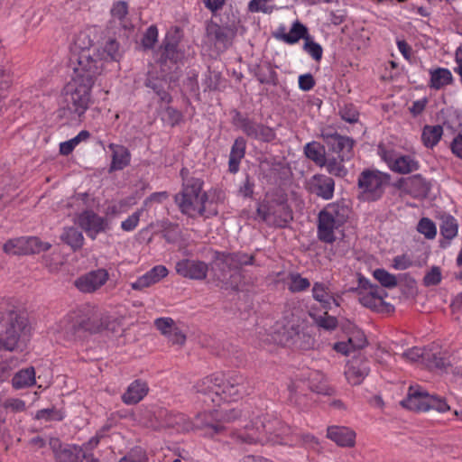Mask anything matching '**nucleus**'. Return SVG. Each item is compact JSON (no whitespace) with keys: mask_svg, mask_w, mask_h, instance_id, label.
<instances>
[{"mask_svg":"<svg viewBox=\"0 0 462 462\" xmlns=\"http://www.w3.org/2000/svg\"><path fill=\"white\" fill-rule=\"evenodd\" d=\"M458 233L457 221L452 216H448L442 219L440 225V235L444 240L440 241L441 247L449 245L450 241L454 239Z\"/></svg>","mask_w":462,"mask_h":462,"instance_id":"obj_29","label":"nucleus"},{"mask_svg":"<svg viewBox=\"0 0 462 462\" xmlns=\"http://www.w3.org/2000/svg\"><path fill=\"white\" fill-rule=\"evenodd\" d=\"M112 152V162L110 164V171H120L126 167L131 160L129 151L123 145L110 143L108 145Z\"/></svg>","mask_w":462,"mask_h":462,"instance_id":"obj_27","label":"nucleus"},{"mask_svg":"<svg viewBox=\"0 0 462 462\" xmlns=\"http://www.w3.org/2000/svg\"><path fill=\"white\" fill-rule=\"evenodd\" d=\"M148 385L141 380L134 381L126 389L122 396L125 404H136L142 401L148 393Z\"/></svg>","mask_w":462,"mask_h":462,"instance_id":"obj_26","label":"nucleus"},{"mask_svg":"<svg viewBox=\"0 0 462 462\" xmlns=\"http://www.w3.org/2000/svg\"><path fill=\"white\" fill-rule=\"evenodd\" d=\"M356 432L343 426H331L328 428L327 437L341 447H353L356 443Z\"/></svg>","mask_w":462,"mask_h":462,"instance_id":"obj_25","label":"nucleus"},{"mask_svg":"<svg viewBox=\"0 0 462 462\" xmlns=\"http://www.w3.org/2000/svg\"><path fill=\"white\" fill-rule=\"evenodd\" d=\"M370 368L366 360L363 358H354L346 365L345 375L349 383L356 385L369 374Z\"/></svg>","mask_w":462,"mask_h":462,"instance_id":"obj_23","label":"nucleus"},{"mask_svg":"<svg viewBox=\"0 0 462 462\" xmlns=\"http://www.w3.org/2000/svg\"><path fill=\"white\" fill-rule=\"evenodd\" d=\"M275 38L290 45L296 44L300 40H306L310 36L309 30L298 19L293 21L290 31L287 32L286 26L281 24L274 34Z\"/></svg>","mask_w":462,"mask_h":462,"instance_id":"obj_18","label":"nucleus"},{"mask_svg":"<svg viewBox=\"0 0 462 462\" xmlns=\"http://www.w3.org/2000/svg\"><path fill=\"white\" fill-rule=\"evenodd\" d=\"M430 87L434 89H440L450 84L453 80L450 70L445 68H438L430 70Z\"/></svg>","mask_w":462,"mask_h":462,"instance_id":"obj_33","label":"nucleus"},{"mask_svg":"<svg viewBox=\"0 0 462 462\" xmlns=\"http://www.w3.org/2000/svg\"><path fill=\"white\" fill-rule=\"evenodd\" d=\"M154 325L172 344L182 346L186 342V335L171 318L156 319Z\"/></svg>","mask_w":462,"mask_h":462,"instance_id":"obj_21","label":"nucleus"},{"mask_svg":"<svg viewBox=\"0 0 462 462\" xmlns=\"http://www.w3.org/2000/svg\"><path fill=\"white\" fill-rule=\"evenodd\" d=\"M366 345V339L364 334L358 335V342H354V337H349L346 342H337L334 345V349L343 355H349L353 350L362 348Z\"/></svg>","mask_w":462,"mask_h":462,"instance_id":"obj_39","label":"nucleus"},{"mask_svg":"<svg viewBox=\"0 0 462 462\" xmlns=\"http://www.w3.org/2000/svg\"><path fill=\"white\" fill-rule=\"evenodd\" d=\"M51 245L42 242L38 237H18L10 239L4 245V251L8 254H35L50 249Z\"/></svg>","mask_w":462,"mask_h":462,"instance_id":"obj_11","label":"nucleus"},{"mask_svg":"<svg viewBox=\"0 0 462 462\" xmlns=\"http://www.w3.org/2000/svg\"><path fill=\"white\" fill-rule=\"evenodd\" d=\"M97 53L100 64H102L101 60L118 61L123 54L118 42L111 35H106L101 39L97 48Z\"/></svg>","mask_w":462,"mask_h":462,"instance_id":"obj_20","label":"nucleus"},{"mask_svg":"<svg viewBox=\"0 0 462 462\" xmlns=\"http://www.w3.org/2000/svg\"><path fill=\"white\" fill-rule=\"evenodd\" d=\"M4 328L0 334V348L14 351L29 339L30 328L26 319L17 311L10 310L2 317Z\"/></svg>","mask_w":462,"mask_h":462,"instance_id":"obj_5","label":"nucleus"},{"mask_svg":"<svg viewBox=\"0 0 462 462\" xmlns=\"http://www.w3.org/2000/svg\"><path fill=\"white\" fill-rule=\"evenodd\" d=\"M314 79L310 74H304L299 77V87L304 91H308L314 87Z\"/></svg>","mask_w":462,"mask_h":462,"instance_id":"obj_62","label":"nucleus"},{"mask_svg":"<svg viewBox=\"0 0 462 462\" xmlns=\"http://www.w3.org/2000/svg\"><path fill=\"white\" fill-rule=\"evenodd\" d=\"M89 137V132L87 130H82L75 137L69 139V141L75 149L81 142L88 141Z\"/></svg>","mask_w":462,"mask_h":462,"instance_id":"obj_64","label":"nucleus"},{"mask_svg":"<svg viewBox=\"0 0 462 462\" xmlns=\"http://www.w3.org/2000/svg\"><path fill=\"white\" fill-rule=\"evenodd\" d=\"M245 28L241 25L238 18L234 17L230 23L226 25H218L211 23L208 26V33L212 36L217 42L226 45L232 42L237 33H243Z\"/></svg>","mask_w":462,"mask_h":462,"instance_id":"obj_13","label":"nucleus"},{"mask_svg":"<svg viewBox=\"0 0 462 462\" xmlns=\"http://www.w3.org/2000/svg\"><path fill=\"white\" fill-rule=\"evenodd\" d=\"M412 265L411 257L407 254L397 255L393 259L392 266L395 270H406Z\"/></svg>","mask_w":462,"mask_h":462,"instance_id":"obj_57","label":"nucleus"},{"mask_svg":"<svg viewBox=\"0 0 462 462\" xmlns=\"http://www.w3.org/2000/svg\"><path fill=\"white\" fill-rule=\"evenodd\" d=\"M417 231L423 235L425 238L427 239H434L437 235V227L435 223L428 218V217H422L418 225H417Z\"/></svg>","mask_w":462,"mask_h":462,"instance_id":"obj_41","label":"nucleus"},{"mask_svg":"<svg viewBox=\"0 0 462 462\" xmlns=\"http://www.w3.org/2000/svg\"><path fill=\"white\" fill-rule=\"evenodd\" d=\"M128 12L127 4L125 1H118L114 4L111 9V14L114 18L123 20Z\"/></svg>","mask_w":462,"mask_h":462,"instance_id":"obj_58","label":"nucleus"},{"mask_svg":"<svg viewBox=\"0 0 462 462\" xmlns=\"http://www.w3.org/2000/svg\"><path fill=\"white\" fill-rule=\"evenodd\" d=\"M298 333L294 323L285 321V319L278 320L271 325V322L265 324L264 327L257 328L256 337L260 345L264 344H287Z\"/></svg>","mask_w":462,"mask_h":462,"instance_id":"obj_7","label":"nucleus"},{"mask_svg":"<svg viewBox=\"0 0 462 462\" xmlns=\"http://www.w3.org/2000/svg\"><path fill=\"white\" fill-rule=\"evenodd\" d=\"M304 153L306 157L317 165L322 167L326 164V151L325 147L317 142L308 143L304 147Z\"/></svg>","mask_w":462,"mask_h":462,"instance_id":"obj_35","label":"nucleus"},{"mask_svg":"<svg viewBox=\"0 0 462 462\" xmlns=\"http://www.w3.org/2000/svg\"><path fill=\"white\" fill-rule=\"evenodd\" d=\"M61 240L69 245L73 250H77L82 247L84 236L77 228L67 227L61 235Z\"/></svg>","mask_w":462,"mask_h":462,"instance_id":"obj_38","label":"nucleus"},{"mask_svg":"<svg viewBox=\"0 0 462 462\" xmlns=\"http://www.w3.org/2000/svg\"><path fill=\"white\" fill-rule=\"evenodd\" d=\"M302 48L313 60L317 61L321 60L323 49L321 45L316 42L310 35L304 41Z\"/></svg>","mask_w":462,"mask_h":462,"instance_id":"obj_42","label":"nucleus"},{"mask_svg":"<svg viewBox=\"0 0 462 462\" xmlns=\"http://www.w3.org/2000/svg\"><path fill=\"white\" fill-rule=\"evenodd\" d=\"M289 279L290 282L288 287L291 292L303 291L310 286V281L299 273H291Z\"/></svg>","mask_w":462,"mask_h":462,"instance_id":"obj_43","label":"nucleus"},{"mask_svg":"<svg viewBox=\"0 0 462 462\" xmlns=\"http://www.w3.org/2000/svg\"><path fill=\"white\" fill-rule=\"evenodd\" d=\"M175 270L178 274L190 280H204L208 272V265L202 261L182 259L176 263Z\"/></svg>","mask_w":462,"mask_h":462,"instance_id":"obj_16","label":"nucleus"},{"mask_svg":"<svg viewBox=\"0 0 462 462\" xmlns=\"http://www.w3.org/2000/svg\"><path fill=\"white\" fill-rule=\"evenodd\" d=\"M186 172L184 169L180 172L183 179L182 190L175 196V202L185 215H202L208 199L207 194L202 192L203 181L198 178H186Z\"/></svg>","mask_w":462,"mask_h":462,"instance_id":"obj_3","label":"nucleus"},{"mask_svg":"<svg viewBox=\"0 0 462 462\" xmlns=\"http://www.w3.org/2000/svg\"><path fill=\"white\" fill-rule=\"evenodd\" d=\"M422 180L419 175L401 179L396 186L405 192L411 193V188L421 183Z\"/></svg>","mask_w":462,"mask_h":462,"instance_id":"obj_51","label":"nucleus"},{"mask_svg":"<svg viewBox=\"0 0 462 462\" xmlns=\"http://www.w3.org/2000/svg\"><path fill=\"white\" fill-rule=\"evenodd\" d=\"M3 404L6 411L13 412H22L26 409L25 402L19 398H7Z\"/></svg>","mask_w":462,"mask_h":462,"instance_id":"obj_52","label":"nucleus"},{"mask_svg":"<svg viewBox=\"0 0 462 462\" xmlns=\"http://www.w3.org/2000/svg\"><path fill=\"white\" fill-rule=\"evenodd\" d=\"M388 180V175L379 171H363L358 179V186L364 199L376 200L381 198Z\"/></svg>","mask_w":462,"mask_h":462,"instance_id":"obj_9","label":"nucleus"},{"mask_svg":"<svg viewBox=\"0 0 462 462\" xmlns=\"http://www.w3.org/2000/svg\"><path fill=\"white\" fill-rule=\"evenodd\" d=\"M312 296L324 309L330 310L332 306L339 304L331 293L329 287L322 282H315L312 288Z\"/></svg>","mask_w":462,"mask_h":462,"instance_id":"obj_28","label":"nucleus"},{"mask_svg":"<svg viewBox=\"0 0 462 462\" xmlns=\"http://www.w3.org/2000/svg\"><path fill=\"white\" fill-rule=\"evenodd\" d=\"M95 31L94 28L86 29L75 37L74 49L80 51V53L74 68L73 77L65 88L70 108L79 116L88 110L91 102L92 88L103 70V64L94 60L88 53L93 46L92 35Z\"/></svg>","mask_w":462,"mask_h":462,"instance_id":"obj_1","label":"nucleus"},{"mask_svg":"<svg viewBox=\"0 0 462 462\" xmlns=\"http://www.w3.org/2000/svg\"><path fill=\"white\" fill-rule=\"evenodd\" d=\"M333 146L338 152V156L342 161H349L353 155L354 141L353 139L341 135L333 137Z\"/></svg>","mask_w":462,"mask_h":462,"instance_id":"obj_32","label":"nucleus"},{"mask_svg":"<svg viewBox=\"0 0 462 462\" xmlns=\"http://www.w3.org/2000/svg\"><path fill=\"white\" fill-rule=\"evenodd\" d=\"M373 275L383 287L392 289L397 286L398 282L395 275L390 273L384 269H375L373 273Z\"/></svg>","mask_w":462,"mask_h":462,"instance_id":"obj_40","label":"nucleus"},{"mask_svg":"<svg viewBox=\"0 0 462 462\" xmlns=\"http://www.w3.org/2000/svg\"><path fill=\"white\" fill-rule=\"evenodd\" d=\"M142 210H138L129 216L125 220L121 223V228L124 231L131 232L138 226L140 221V217L142 215Z\"/></svg>","mask_w":462,"mask_h":462,"instance_id":"obj_54","label":"nucleus"},{"mask_svg":"<svg viewBox=\"0 0 462 462\" xmlns=\"http://www.w3.org/2000/svg\"><path fill=\"white\" fill-rule=\"evenodd\" d=\"M211 414L208 412L199 413L194 419L193 423H199L203 428H195L196 430H203L204 435L213 437L223 430V427L218 424H213L209 421Z\"/></svg>","mask_w":462,"mask_h":462,"instance_id":"obj_36","label":"nucleus"},{"mask_svg":"<svg viewBox=\"0 0 462 462\" xmlns=\"http://www.w3.org/2000/svg\"><path fill=\"white\" fill-rule=\"evenodd\" d=\"M310 192L322 198L323 199H330L334 195L335 182L332 178L322 174L312 176L307 182Z\"/></svg>","mask_w":462,"mask_h":462,"instance_id":"obj_22","label":"nucleus"},{"mask_svg":"<svg viewBox=\"0 0 462 462\" xmlns=\"http://www.w3.org/2000/svg\"><path fill=\"white\" fill-rule=\"evenodd\" d=\"M401 404L402 407L413 411L435 410L444 413L450 409L444 399L430 394L423 387L418 384L409 387L407 395L401 402Z\"/></svg>","mask_w":462,"mask_h":462,"instance_id":"obj_6","label":"nucleus"},{"mask_svg":"<svg viewBox=\"0 0 462 462\" xmlns=\"http://www.w3.org/2000/svg\"><path fill=\"white\" fill-rule=\"evenodd\" d=\"M357 291L359 301L363 306L375 311H390L393 310V306L384 300L388 296L386 291L375 284H372L367 279H359Z\"/></svg>","mask_w":462,"mask_h":462,"instance_id":"obj_8","label":"nucleus"},{"mask_svg":"<svg viewBox=\"0 0 462 462\" xmlns=\"http://www.w3.org/2000/svg\"><path fill=\"white\" fill-rule=\"evenodd\" d=\"M108 279V272L104 268H99L81 275L74 282V284L79 291L92 293L105 285Z\"/></svg>","mask_w":462,"mask_h":462,"instance_id":"obj_12","label":"nucleus"},{"mask_svg":"<svg viewBox=\"0 0 462 462\" xmlns=\"http://www.w3.org/2000/svg\"><path fill=\"white\" fill-rule=\"evenodd\" d=\"M50 445L60 462H81L86 457L83 448L76 445H62L59 439H51Z\"/></svg>","mask_w":462,"mask_h":462,"instance_id":"obj_17","label":"nucleus"},{"mask_svg":"<svg viewBox=\"0 0 462 462\" xmlns=\"http://www.w3.org/2000/svg\"><path fill=\"white\" fill-rule=\"evenodd\" d=\"M248 9L252 13L271 14L273 11V6L270 5L269 0H251L248 4Z\"/></svg>","mask_w":462,"mask_h":462,"instance_id":"obj_50","label":"nucleus"},{"mask_svg":"<svg viewBox=\"0 0 462 462\" xmlns=\"http://www.w3.org/2000/svg\"><path fill=\"white\" fill-rule=\"evenodd\" d=\"M35 381V371L31 366L18 371L12 379V384L14 389H23L33 385Z\"/></svg>","mask_w":462,"mask_h":462,"instance_id":"obj_34","label":"nucleus"},{"mask_svg":"<svg viewBox=\"0 0 462 462\" xmlns=\"http://www.w3.org/2000/svg\"><path fill=\"white\" fill-rule=\"evenodd\" d=\"M241 127H242V130L248 136H251L254 138L261 136L259 132H266L268 134V135H272L271 128L265 127L262 125L254 124V123L250 122L249 120H244Z\"/></svg>","mask_w":462,"mask_h":462,"instance_id":"obj_45","label":"nucleus"},{"mask_svg":"<svg viewBox=\"0 0 462 462\" xmlns=\"http://www.w3.org/2000/svg\"><path fill=\"white\" fill-rule=\"evenodd\" d=\"M245 428L247 432L245 435H242L241 438L243 441L248 443L262 441V431L271 434L273 430L270 424L259 423V421L253 422L250 427L246 425Z\"/></svg>","mask_w":462,"mask_h":462,"instance_id":"obj_31","label":"nucleus"},{"mask_svg":"<svg viewBox=\"0 0 462 462\" xmlns=\"http://www.w3.org/2000/svg\"><path fill=\"white\" fill-rule=\"evenodd\" d=\"M153 284L155 283L145 273L142 276L138 277L136 281L131 282L130 286L134 291H143V289L148 288Z\"/></svg>","mask_w":462,"mask_h":462,"instance_id":"obj_60","label":"nucleus"},{"mask_svg":"<svg viewBox=\"0 0 462 462\" xmlns=\"http://www.w3.org/2000/svg\"><path fill=\"white\" fill-rule=\"evenodd\" d=\"M257 212L264 221L278 226H284L292 219L291 211L284 203L277 204L273 208H266V206L262 204L258 207Z\"/></svg>","mask_w":462,"mask_h":462,"instance_id":"obj_14","label":"nucleus"},{"mask_svg":"<svg viewBox=\"0 0 462 462\" xmlns=\"http://www.w3.org/2000/svg\"><path fill=\"white\" fill-rule=\"evenodd\" d=\"M254 257L244 253L227 254L216 252L211 269L217 280L225 279L226 270L237 269L242 265L252 264Z\"/></svg>","mask_w":462,"mask_h":462,"instance_id":"obj_10","label":"nucleus"},{"mask_svg":"<svg viewBox=\"0 0 462 462\" xmlns=\"http://www.w3.org/2000/svg\"><path fill=\"white\" fill-rule=\"evenodd\" d=\"M315 321L319 327L326 329H333L337 327V321L335 317L329 316L327 313L324 316L315 318Z\"/></svg>","mask_w":462,"mask_h":462,"instance_id":"obj_59","label":"nucleus"},{"mask_svg":"<svg viewBox=\"0 0 462 462\" xmlns=\"http://www.w3.org/2000/svg\"><path fill=\"white\" fill-rule=\"evenodd\" d=\"M428 103V99L426 97H422L419 100H416L412 103L410 107V111L413 116L420 115Z\"/></svg>","mask_w":462,"mask_h":462,"instance_id":"obj_63","label":"nucleus"},{"mask_svg":"<svg viewBox=\"0 0 462 462\" xmlns=\"http://www.w3.org/2000/svg\"><path fill=\"white\" fill-rule=\"evenodd\" d=\"M77 222L85 230L88 236L92 239H95L99 233L108 228L107 220L93 211L82 212L79 215Z\"/></svg>","mask_w":462,"mask_h":462,"instance_id":"obj_15","label":"nucleus"},{"mask_svg":"<svg viewBox=\"0 0 462 462\" xmlns=\"http://www.w3.org/2000/svg\"><path fill=\"white\" fill-rule=\"evenodd\" d=\"M443 129L440 125H426L423 128L421 139L425 146L433 147L440 140Z\"/></svg>","mask_w":462,"mask_h":462,"instance_id":"obj_37","label":"nucleus"},{"mask_svg":"<svg viewBox=\"0 0 462 462\" xmlns=\"http://www.w3.org/2000/svg\"><path fill=\"white\" fill-rule=\"evenodd\" d=\"M245 143L243 139H236L232 146L230 156L233 162L241 161L245 155Z\"/></svg>","mask_w":462,"mask_h":462,"instance_id":"obj_55","label":"nucleus"},{"mask_svg":"<svg viewBox=\"0 0 462 462\" xmlns=\"http://www.w3.org/2000/svg\"><path fill=\"white\" fill-rule=\"evenodd\" d=\"M423 351L420 347H412L405 351L402 357L409 362L415 363L418 362L422 356Z\"/></svg>","mask_w":462,"mask_h":462,"instance_id":"obj_61","label":"nucleus"},{"mask_svg":"<svg viewBox=\"0 0 462 462\" xmlns=\"http://www.w3.org/2000/svg\"><path fill=\"white\" fill-rule=\"evenodd\" d=\"M169 37L170 33H167L164 43V53L167 59L177 63L178 61L181 60L183 54L179 51L176 43H171L169 42Z\"/></svg>","mask_w":462,"mask_h":462,"instance_id":"obj_48","label":"nucleus"},{"mask_svg":"<svg viewBox=\"0 0 462 462\" xmlns=\"http://www.w3.org/2000/svg\"><path fill=\"white\" fill-rule=\"evenodd\" d=\"M158 40V30L154 25L150 26L142 40V44L145 49L152 48Z\"/></svg>","mask_w":462,"mask_h":462,"instance_id":"obj_53","label":"nucleus"},{"mask_svg":"<svg viewBox=\"0 0 462 462\" xmlns=\"http://www.w3.org/2000/svg\"><path fill=\"white\" fill-rule=\"evenodd\" d=\"M311 391L320 394H329L331 389L328 386L325 375L317 370L308 371V378Z\"/></svg>","mask_w":462,"mask_h":462,"instance_id":"obj_30","label":"nucleus"},{"mask_svg":"<svg viewBox=\"0 0 462 462\" xmlns=\"http://www.w3.org/2000/svg\"><path fill=\"white\" fill-rule=\"evenodd\" d=\"M146 273L154 283H157L162 279L165 278L168 275L169 272L164 265H156L148 272H146Z\"/></svg>","mask_w":462,"mask_h":462,"instance_id":"obj_56","label":"nucleus"},{"mask_svg":"<svg viewBox=\"0 0 462 462\" xmlns=\"http://www.w3.org/2000/svg\"><path fill=\"white\" fill-rule=\"evenodd\" d=\"M442 280L441 270L439 266H432L423 277V284L427 287L435 286Z\"/></svg>","mask_w":462,"mask_h":462,"instance_id":"obj_47","label":"nucleus"},{"mask_svg":"<svg viewBox=\"0 0 462 462\" xmlns=\"http://www.w3.org/2000/svg\"><path fill=\"white\" fill-rule=\"evenodd\" d=\"M245 378L241 374H235L226 379L222 375L214 374L200 380L196 389L199 393L208 395L213 402L218 403L220 400H237L245 392Z\"/></svg>","mask_w":462,"mask_h":462,"instance_id":"obj_2","label":"nucleus"},{"mask_svg":"<svg viewBox=\"0 0 462 462\" xmlns=\"http://www.w3.org/2000/svg\"><path fill=\"white\" fill-rule=\"evenodd\" d=\"M382 158L391 171L400 174H408L419 169V162L411 155L393 156L383 152Z\"/></svg>","mask_w":462,"mask_h":462,"instance_id":"obj_19","label":"nucleus"},{"mask_svg":"<svg viewBox=\"0 0 462 462\" xmlns=\"http://www.w3.org/2000/svg\"><path fill=\"white\" fill-rule=\"evenodd\" d=\"M175 420L177 423L175 430L178 432H189L195 430V428H203L202 424L193 423L189 418L182 413H177Z\"/></svg>","mask_w":462,"mask_h":462,"instance_id":"obj_44","label":"nucleus"},{"mask_svg":"<svg viewBox=\"0 0 462 462\" xmlns=\"http://www.w3.org/2000/svg\"><path fill=\"white\" fill-rule=\"evenodd\" d=\"M349 216V208L340 203H330L319 214L318 237L331 244L337 235H342V226Z\"/></svg>","mask_w":462,"mask_h":462,"instance_id":"obj_4","label":"nucleus"},{"mask_svg":"<svg viewBox=\"0 0 462 462\" xmlns=\"http://www.w3.org/2000/svg\"><path fill=\"white\" fill-rule=\"evenodd\" d=\"M82 328L81 321L79 320L76 315H68L63 318L54 328L60 338L65 340H73L76 338L77 334Z\"/></svg>","mask_w":462,"mask_h":462,"instance_id":"obj_24","label":"nucleus"},{"mask_svg":"<svg viewBox=\"0 0 462 462\" xmlns=\"http://www.w3.org/2000/svg\"><path fill=\"white\" fill-rule=\"evenodd\" d=\"M11 84V78L8 72L0 68V116L4 112L3 100L6 97L7 90Z\"/></svg>","mask_w":462,"mask_h":462,"instance_id":"obj_46","label":"nucleus"},{"mask_svg":"<svg viewBox=\"0 0 462 462\" xmlns=\"http://www.w3.org/2000/svg\"><path fill=\"white\" fill-rule=\"evenodd\" d=\"M343 162L341 159L340 161H337L336 159H331L327 161L325 166L327 167V170L329 173L334 174L336 176L344 177L347 173V170L343 164Z\"/></svg>","mask_w":462,"mask_h":462,"instance_id":"obj_49","label":"nucleus"}]
</instances>
